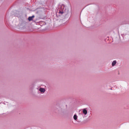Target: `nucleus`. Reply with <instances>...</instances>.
I'll use <instances>...</instances> for the list:
<instances>
[{
  "mask_svg": "<svg viewBox=\"0 0 129 129\" xmlns=\"http://www.w3.org/2000/svg\"><path fill=\"white\" fill-rule=\"evenodd\" d=\"M73 118L75 120H76L77 119V116L76 114L74 115Z\"/></svg>",
  "mask_w": 129,
  "mask_h": 129,
  "instance_id": "6",
  "label": "nucleus"
},
{
  "mask_svg": "<svg viewBox=\"0 0 129 129\" xmlns=\"http://www.w3.org/2000/svg\"><path fill=\"white\" fill-rule=\"evenodd\" d=\"M82 111L83 113L85 115H86L87 114V111L85 109H84Z\"/></svg>",
  "mask_w": 129,
  "mask_h": 129,
  "instance_id": "4",
  "label": "nucleus"
},
{
  "mask_svg": "<svg viewBox=\"0 0 129 129\" xmlns=\"http://www.w3.org/2000/svg\"><path fill=\"white\" fill-rule=\"evenodd\" d=\"M34 17V16H33L31 17H28V19L29 21H31L33 20V19Z\"/></svg>",
  "mask_w": 129,
  "mask_h": 129,
  "instance_id": "3",
  "label": "nucleus"
},
{
  "mask_svg": "<svg viewBox=\"0 0 129 129\" xmlns=\"http://www.w3.org/2000/svg\"><path fill=\"white\" fill-rule=\"evenodd\" d=\"M64 7L63 6H61V8L58 10V13L60 15H66L68 13V10L66 9L64 10Z\"/></svg>",
  "mask_w": 129,
  "mask_h": 129,
  "instance_id": "1",
  "label": "nucleus"
},
{
  "mask_svg": "<svg viewBox=\"0 0 129 129\" xmlns=\"http://www.w3.org/2000/svg\"><path fill=\"white\" fill-rule=\"evenodd\" d=\"M116 63V61L115 60L112 63V65L114 66Z\"/></svg>",
  "mask_w": 129,
  "mask_h": 129,
  "instance_id": "5",
  "label": "nucleus"
},
{
  "mask_svg": "<svg viewBox=\"0 0 129 129\" xmlns=\"http://www.w3.org/2000/svg\"><path fill=\"white\" fill-rule=\"evenodd\" d=\"M39 90L41 92L44 93L45 91V89L43 88H40L39 89Z\"/></svg>",
  "mask_w": 129,
  "mask_h": 129,
  "instance_id": "2",
  "label": "nucleus"
}]
</instances>
